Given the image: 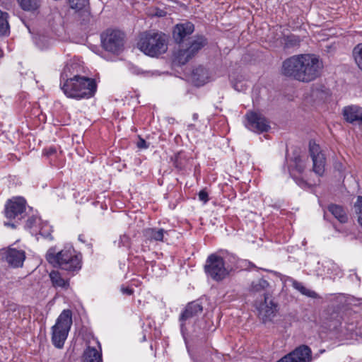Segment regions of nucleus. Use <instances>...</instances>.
Wrapping results in <instances>:
<instances>
[{"instance_id":"nucleus-1","label":"nucleus","mask_w":362,"mask_h":362,"mask_svg":"<svg viewBox=\"0 0 362 362\" xmlns=\"http://www.w3.org/2000/svg\"><path fill=\"white\" fill-rule=\"evenodd\" d=\"M322 62L315 54L293 55L282 62L283 76L303 83H310L320 76Z\"/></svg>"},{"instance_id":"nucleus-2","label":"nucleus","mask_w":362,"mask_h":362,"mask_svg":"<svg viewBox=\"0 0 362 362\" xmlns=\"http://www.w3.org/2000/svg\"><path fill=\"white\" fill-rule=\"evenodd\" d=\"M249 292L253 297L263 296V300L255 302L258 317L264 324L271 322L277 312V304L272 299L270 284L264 278L254 280L250 284Z\"/></svg>"},{"instance_id":"nucleus-3","label":"nucleus","mask_w":362,"mask_h":362,"mask_svg":"<svg viewBox=\"0 0 362 362\" xmlns=\"http://www.w3.org/2000/svg\"><path fill=\"white\" fill-rule=\"evenodd\" d=\"M45 259L54 267H58L71 276L77 274L82 267V255L73 247L57 251L55 247H52L47 251Z\"/></svg>"},{"instance_id":"nucleus-4","label":"nucleus","mask_w":362,"mask_h":362,"mask_svg":"<svg viewBox=\"0 0 362 362\" xmlns=\"http://www.w3.org/2000/svg\"><path fill=\"white\" fill-rule=\"evenodd\" d=\"M168 36L161 31L148 30L139 35L137 47L146 55L158 57L168 50Z\"/></svg>"},{"instance_id":"nucleus-5","label":"nucleus","mask_w":362,"mask_h":362,"mask_svg":"<svg viewBox=\"0 0 362 362\" xmlns=\"http://www.w3.org/2000/svg\"><path fill=\"white\" fill-rule=\"evenodd\" d=\"M62 89L68 98L76 100L88 99L95 95L97 84L93 78L74 75L65 81Z\"/></svg>"},{"instance_id":"nucleus-6","label":"nucleus","mask_w":362,"mask_h":362,"mask_svg":"<svg viewBox=\"0 0 362 362\" xmlns=\"http://www.w3.org/2000/svg\"><path fill=\"white\" fill-rule=\"evenodd\" d=\"M71 325L72 313L69 309L64 310L52 327V341L55 347L61 349L64 346Z\"/></svg>"},{"instance_id":"nucleus-7","label":"nucleus","mask_w":362,"mask_h":362,"mask_svg":"<svg viewBox=\"0 0 362 362\" xmlns=\"http://www.w3.org/2000/svg\"><path fill=\"white\" fill-rule=\"evenodd\" d=\"M26 204L25 199L21 197L8 199L5 204L4 214L9 221L5 222L4 225L16 228L19 221L25 215Z\"/></svg>"},{"instance_id":"nucleus-8","label":"nucleus","mask_w":362,"mask_h":362,"mask_svg":"<svg viewBox=\"0 0 362 362\" xmlns=\"http://www.w3.org/2000/svg\"><path fill=\"white\" fill-rule=\"evenodd\" d=\"M103 48L112 54H119L124 48L125 34L115 29H107L100 35Z\"/></svg>"},{"instance_id":"nucleus-9","label":"nucleus","mask_w":362,"mask_h":362,"mask_svg":"<svg viewBox=\"0 0 362 362\" xmlns=\"http://www.w3.org/2000/svg\"><path fill=\"white\" fill-rule=\"evenodd\" d=\"M204 270L209 276L216 281L223 280L229 274L223 258L216 254H211L207 257Z\"/></svg>"},{"instance_id":"nucleus-10","label":"nucleus","mask_w":362,"mask_h":362,"mask_svg":"<svg viewBox=\"0 0 362 362\" xmlns=\"http://www.w3.org/2000/svg\"><path fill=\"white\" fill-rule=\"evenodd\" d=\"M207 44L204 36H197L189 43L186 49H179L175 55V62L180 65H185L192 59Z\"/></svg>"},{"instance_id":"nucleus-11","label":"nucleus","mask_w":362,"mask_h":362,"mask_svg":"<svg viewBox=\"0 0 362 362\" xmlns=\"http://www.w3.org/2000/svg\"><path fill=\"white\" fill-rule=\"evenodd\" d=\"M309 153L313 160V172L319 176L323 175L325 170L326 158L318 144L313 141L309 142Z\"/></svg>"},{"instance_id":"nucleus-12","label":"nucleus","mask_w":362,"mask_h":362,"mask_svg":"<svg viewBox=\"0 0 362 362\" xmlns=\"http://www.w3.org/2000/svg\"><path fill=\"white\" fill-rule=\"evenodd\" d=\"M312 351L307 345H300L276 362H311Z\"/></svg>"},{"instance_id":"nucleus-13","label":"nucleus","mask_w":362,"mask_h":362,"mask_svg":"<svg viewBox=\"0 0 362 362\" xmlns=\"http://www.w3.org/2000/svg\"><path fill=\"white\" fill-rule=\"evenodd\" d=\"M245 117L247 119L246 126L253 132L262 133L267 132L270 128L269 122L259 113L249 112Z\"/></svg>"},{"instance_id":"nucleus-14","label":"nucleus","mask_w":362,"mask_h":362,"mask_svg":"<svg viewBox=\"0 0 362 362\" xmlns=\"http://www.w3.org/2000/svg\"><path fill=\"white\" fill-rule=\"evenodd\" d=\"M202 311L203 306L199 300H194L187 303L179 317L181 329H182L184 328L187 320L199 315Z\"/></svg>"},{"instance_id":"nucleus-15","label":"nucleus","mask_w":362,"mask_h":362,"mask_svg":"<svg viewBox=\"0 0 362 362\" xmlns=\"http://www.w3.org/2000/svg\"><path fill=\"white\" fill-rule=\"evenodd\" d=\"M342 115L344 119L350 123L357 122L362 125V107L358 105H351L343 108Z\"/></svg>"},{"instance_id":"nucleus-16","label":"nucleus","mask_w":362,"mask_h":362,"mask_svg":"<svg viewBox=\"0 0 362 362\" xmlns=\"http://www.w3.org/2000/svg\"><path fill=\"white\" fill-rule=\"evenodd\" d=\"M194 30V25L191 22L177 24L173 31V37L177 43H181L183 40L190 35Z\"/></svg>"},{"instance_id":"nucleus-17","label":"nucleus","mask_w":362,"mask_h":362,"mask_svg":"<svg viewBox=\"0 0 362 362\" xmlns=\"http://www.w3.org/2000/svg\"><path fill=\"white\" fill-rule=\"evenodd\" d=\"M25 259V252L22 250L9 248L6 252V260L13 267H21Z\"/></svg>"},{"instance_id":"nucleus-18","label":"nucleus","mask_w":362,"mask_h":362,"mask_svg":"<svg viewBox=\"0 0 362 362\" xmlns=\"http://www.w3.org/2000/svg\"><path fill=\"white\" fill-rule=\"evenodd\" d=\"M209 71L202 66H199L193 69L192 73V80L197 86L205 84L209 80Z\"/></svg>"},{"instance_id":"nucleus-19","label":"nucleus","mask_w":362,"mask_h":362,"mask_svg":"<svg viewBox=\"0 0 362 362\" xmlns=\"http://www.w3.org/2000/svg\"><path fill=\"white\" fill-rule=\"evenodd\" d=\"M144 236L150 241H164L165 235H168V231L163 228H148L143 230Z\"/></svg>"},{"instance_id":"nucleus-20","label":"nucleus","mask_w":362,"mask_h":362,"mask_svg":"<svg viewBox=\"0 0 362 362\" xmlns=\"http://www.w3.org/2000/svg\"><path fill=\"white\" fill-rule=\"evenodd\" d=\"M328 211L336 218L340 223H345L348 221L349 218L345 209L337 204H329L327 207Z\"/></svg>"},{"instance_id":"nucleus-21","label":"nucleus","mask_w":362,"mask_h":362,"mask_svg":"<svg viewBox=\"0 0 362 362\" xmlns=\"http://www.w3.org/2000/svg\"><path fill=\"white\" fill-rule=\"evenodd\" d=\"M83 362H102V354L95 348L88 346L83 352Z\"/></svg>"},{"instance_id":"nucleus-22","label":"nucleus","mask_w":362,"mask_h":362,"mask_svg":"<svg viewBox=\"0 0 362 362\" xmlns=\"http://www.w3.org/2000/svg\"><path fill=\"white\" fill-rule=\"evenodd\" d=\"M292 286L302 295L311 298H320V296L314 291L307 288L301 282L293 279H291Z\"/></svg>"},{"instance_id":"nucleus-23","label":"nucleus","mask_w":362,"mask_h":362,"mask_svg":"<svg viewBox=\"0 0 362 362\" xmlns=\"http://www.w3.org/2000/svg\"><path fill=\"white\" fill-rule=\"evenodd\" d=\"M300 42L301 39L298 35L291 34L284 37V48L285 49L298 47Z\"/></svg>"},{"instance_id":"nucleus-24","label":"nucleus","mask_w":362,"mask_h":362,"mask_svg":"<svg viewBox=\"0 0 362 362\" xmlns=\"http://www.w3.org/2000/svg\"><path fill=\"white\" fill-rule=\"evenodd\" d=\"M49 277L54 287L64 288L69 286L68 281L64 279L58 271H52L49 274Z\"/></svg>"},{"instance_id":"nucleus-25","label":"nucleus","mask_w":362,"mask_h":362,"mask_svg":"<svg viewBox=\"0 0 362 362\" xmlns=\"http://www.w3.org/2000/svg\"><path fill=\"white\" fill-rule=\"evenodd\" d=\"M171 160L173 162L174 167L178 170L184 169L187 163L186 156L182 151L175 154V156L171 158Z\"/></svg>"},{"instance_id":"nucleus-26","label":"nucleus","mask_w":362,"mask_h":362,"mask_svg":"<svg viewBox=\"0 0 362 362\" xmlns=\"http://www.w3.org/2000/svg\"><path fill=\"white\" fill-rule=\"evenodd\" d=\"M41 0H18L21 8L27 11H34L40 6Z\"/></svg>"},{"instance_id":"nucleus-27","label":"nucleus","mask_w":362,"mask_h":362,"mask_svg":"<svg viewBox=\"0 0 362 362\" xmlns=\"http://www.w3.org/2000/svg\"><path fill=\"white\" fill-rule=\"evenodd\" d=\"M8 13L0 10V35L9 34L10 26L8 21Z\"/></svg>"},{"instance_id":"nucleus-28","label":"nucleus","mask_w":362,"mask_h":362,"mask_svg":"<svg viewBox=\"0 0 362 362\" xmlns=\"http://www.w3.org/2000/svg\"><path fill=\"white\" fill-rule=\"evenodd\" d=\"M71 9L81 11L89 6V0H68Z\"/></svg>"},{"instance_id":"nucleus-29","label":"nucleus","mask_w":362,"mask_h":362,"mask_svg":"<svg viewBox=\"0 0 362 362\" xmlns=\"http://www.w3.org/2000/svg\"><path fill=\"white\" fill-rule=\"evenodd\" d=\"M352 54L358 68L362 70V43L357 45L354 48Z\"/></svg>"},{"instance_id":"nucleus-30","label":"nucleus","mask_w":362,"mask_h":362,"mask_svg":"<svg viewBox=\"0 0 362 362\" xmlns=\"http://www.w3.org/2000/svg\"><path fill=\"white\" fill-rule=\"evenodd\" d=\"M354 211L357 215V221L362 227V196H358L354 205Z\"/></svg>"},{"instance_id":"nucleus-31","label":"nucleus","mask_w":362,"mask_h":362,"mask_svg":"<svg viewBox=\"0 0 362 362\" xmlns=\"http://www.w3.org/2000/svg\"><path fill=\"white\" fill-rule=\"evenodd\" d=\"M293 160L294 163L295 170L300 174L303 173L305 168V165L303 163V161L302 160L300 156H297L294 157Z\"/></svg>"},{"instance_id":"nucleus-32","label":"nucleus","mask_w":362,"mask_h":362,"mask_svg":"<svg viewBox=\"0 0 362 362\" xmlns=\"http://www.w3.org/2000/svg\"><path fill=\"white\" fill-rule=\"evenodd\" d=\"M56 153H57V148L54 146H50L47 148H45L42 152L43 155L46 156L47 157L51 156L55 154Z\"/></svg>"},{"instance_id":"nucleus-33","label":"nucleus","mask_w":362,"mask_h":362,"mask_svg":"<svg viewBox=\"0 0 362 362\" xmlns=\"http://www.w3.org/2000/svg\"><path fill=\"white\" fill-rule=\"evenodd\" d=\"M199 199L204 203H206L209 201V195L206 190L202 189L199 192Z\"/></svg>"},{"instance_id":"nucleus-34","label":"nucleus","mask_w":362,"mask_h":362,"mask_svg":"<svg viewBox=\"0 0 362 362\" xmlns=\"http://www.w3.org/2000/svg\"><path fill=\"white\" fill-rule=\"evenodd\" d=\"M136 146L137 148L142 149V148H148V144L146 143V141L141 138L140 136H139L138 141L136 142Z\"/></svg>"},{"instance_id":"nucleus-35","label":"nucleus","mask_w":362,"mask_h":362,"mask_svg":"<svg viewBox=\"0 0 362 362\" xmlns=\"http://www.w3.org/2000/svg\"><path fill=\"white\" fill-rule=\"evenodd\" d=\"M121 291L123 294L131 296L134 293V290L129 287H121Z\"/></svg>"},{"instance_id":"nucleus-36","label":"nucleus","mask_w":362,"mask_h":362,"mask_svg":"<svg viewBox=\"0 0 362 362\" xmlns=\"http://www.w3.org/2000/svg\"><path fill=\"white\" fill-rule=\"evenodd\" d=\"M293 178L296 180V182L300 187H305L308 185L306 181H305L303 178H300V177H293Z\"/></svg>"},{"instance_id":"nucleus-37","label":"nucleus","mask_w":362,"mask_h":362,"mask_svg":"<svg viewBox=\"0 0 362 362\" xmlns=\"http://www.w3.org/2000/svg\"><path fill=\"white\" fill-rule=\"evenodd\" d=\"M78 240L83 243H86L88 246L92 247V243L88 242L83 234H81L78 236Z\"/></svg>"},{"instance_id":"nucleus-38","label":"nucleus","mask_w":362,"mask_h":362,"mask_svg":"<svg viewBox=\"0 0 362 362\" xmlns=\"http://www.w3.org/2000/svg\"><path fill=\"white\" fill-rule=\"evenodd\" d=\"M35 221V219L33 217L29 218L26 221V227L29 228H32Z\"/></svg>"},{"instance_id":"nucleus-39","label":"nucleus","mask_w":362,"mask_h":362,"mask_svg":"<svg viewBox=\"0 0 362 362\" xmlns=\"http://www.w3.org/2000/svg\"><path fill=\"white\" fill-rule=\"evenodd\" d=\"M334 168H337L339 171H342L343 165L341 163H336Z\"/></svg>"},{"instance_id":"nucleus-40","label":"nucleus","mask_w":362,"mask_h":362,"mask_svg":"<svg viewBox=\"0 0 362 362\" xmlns=\"http://www.w3.org/2000/svg\"><path fill=\"white\" fill-rule=\"evenodd\" d=\"M192 117H193V119L194 121L197 120V119H198V114L197 113L193 114Z\"/></svg>"},{"instance_id":"nucleus-41","label":"nucleus","mask_w":362,"mask_h":362,"mask_svg":"<svg viewBox=\"0 0 362 362\" xmlns=\"http://www.w3.org/2000/svg\"><path fill=\"white\" fill-rule=\"evenodd\" d=\"M67 69H69V66H66V68H65V69H64V71H66V70Z\"/></svg>"}]
</instances>
